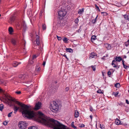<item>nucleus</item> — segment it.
Listing matches in <instances>:
<instances>
[{
	"mask_svg": "<svg viewBox=\"0 0 129 129\" xmlns=\"http://www.w3.org/2000/svg\"><path fill=\"white\" fill-rule=\"evenodd\" d=\"M63 56H64L67 59V60H69L68 58L66 56V55L65 53H64Z\"/></svg>",
	"mask_w": 129,
	"mask_h": 129,
	"instance_id": "47",
	"label": "nucleus"
},
{
	"mask_svg": "<svg viewBox=\"0 0 129 129\" xmlns=\"http://www.w3.org/2000/svg\"><path fill=\"white\" fill-rule=\"evenodd\" d=\"M129 43V39L127 41Z\"/></svg>",
	"mask_w": 129,
	"mask_h": 129,
	"instance_id": "63",
	"label": "nucleus"
},
{
	"mask_svg": "<svg viewBox=\"0 0 129 129\" xmlns=\"http://www.w3.org/2000/svg\"><path fill=\"white\" fill-rule=\"evenodd\" d=\"M74 122H72L71 124V126L74 128V129H76L77 128V127L74 125Z\"/></svg>",
	"mask_w": 129,
	"mask_h": 129,
	"instance_id": "23",
	"label": "nucleus"
},
{
	"mask_svg": "<svg viewBox=\"0 0 129 129\" xmlns=\"http://www.w3.org/2000/svg\"><path fill=\"white\" fill-rule=\"evenodd\" d=\"M49 127L53 129H67L66 126L54 119L49 117Z\"/></svg>",
	"mask_w": 129,
	"mask_h": 129,
	"instance_id": "2",
	"label": "nucleus"
},
{
	"mask_svg": "<svg viewBox=\"0 0 129 129\" xmlns=\"http://www.w3.org/2000/svg\"><path fill=\"white\" fill-rule=\"evenodd\" d=\"M91 67L92 68V69L94 71L95 70V69H96V66H92Z\"/></svg>",
	"mask_w": 129,
	"mask_h": 129,
	"instance_id": "35",
	"label": "nucleus"
},
{
	"mask_svg": "<svg viewBox=\"0 0 129 129\" xmlns=\"http://www.w3.org/2000/svg\"><path fill=\"white\" fill-rule=\"evenodd\" d=\"M17 42V40L16 39L13 38L11 40L12 43L14 46L16 45Z\"/></svg>",
	"mask_w": 129,
	"mask_h": 129,
	"instance_id": "8",
	"label": "nucleus"
},
{
	"mask_svg": "<svg viewBox=\"0 0 129 129\" xmlns=\"http://www.w3.org/2000/svg\"><path fill=\"white\" fill-rule=\"evenodd\" d=\"M37 57V56L36 55H33V59H34L35 58H36Z\"/></svg>",
	"mask_w": 129,
	"mask_h": 129,
	"instance_id": "48",
	"label": "nucleus"
},
{
	"mask_svg": "<svg viewBox=\"0 0 129 129\" xmlns=\"http://www.w3.org/2000/svg\"><path fill=\"white\" fill-rule=\"evenodd\" d=\"M120 86V84L119 83H117L115 85V86L117 88H119Z\"/></svg>",
	"mask_w": 129,
	"mask_h": 129,
	"instance_id": "26",
	"label": "nucleus"
},
{
	"mask_svg": "<svg viewBox=\"0 0 129 129\" xmlns=\"http://www.w3.org/2000/svg\"><path fill=\"white\" fill-rule=\"evenodd\" d=\"M123 68L125 69H127V68H129V66L125 65H124V66H123Z\"/></svg>",
	"mask_w": 129,
	"mask_h": 129,
	"instance_id": "37",
	"label": "nucleus"
},
{
	"mask_svg": "<svg viewBox=\"0 0 129 129\" xmlns=\"http://www.w3.org/2000/svg\"><path fill=\"white\" fill-rule=\"evenodd\" d=\"M102 14H103L105 15H106L107 14V13L106 12H101Z\"/></svg>",
	"mask_w": 129,
	"mask_h": 129,
	"instance_id": "43",
	"label": "nucleus"
},
{
	"mask_svg": "<svg viewBox=\"0 0 129 129\" xmlns=\"http://www.w3.org/2000/svg\"><path fill=\"white\" fill-rule=\"evenodd\" d=\"M116 61L120 62L122 60V58L120 57H116L115 58Z\"/></svg>",
	"mask_w": 129,
	"mask_h": 129,
	"instance_id": "12",
	"label": "nucleus"
},
{
	"mask_svg": "<svg viewBox=\"0 0 129 129\" xmlns=\"http://www.w3.org/2000/svg\"><path fill=\"white\" fill-rule=\"evenodd\" d=\"M21 63V62H18L16 61H14L13 63V65L14 67H16L18 64Z\"/></svg>",
	"mask_w": 129,
	"mask_h": 129,
	"instance_id": "9",
	"label": "nucleus"
},
{
	"mask_svg": "<svg viewBox=\"0 0 129 129\" xmlns=\"http://www.w3.org/2000/svg\"><path fill=\"white\" fill-rule=\"evenodd\" d=\"M4 106L3 104H1L0 105V110L1 111H2L3 109Z\"/></svg>",
	"mask_w": 129,
	"mask_h": 129,
	"instance_id": "28",
	"label": "nucleus"
},
{
	"mask_svg": "<svg viewBox=\"0 0 129 129\" xmlns=\"http://www.w3.org/2000/svg\"><path fill=\"white\" fill-rule=\"evenodd\" d=\"M111 74V72L110 71H109L107 73V74L108 75H110Z\"/></svg>",
	"mask_w": 129,
	"mask_h": 129,
	"instance_id": "46",
	"label": "nucleus"
},
{
	"mask_svg": "<svg viewBox=\"0 0 129 129\" xmlns=\"http://www.w3.org/2000/svg\"><path fill=\"white\" fill-rule=\"evenodd\" d=\"M97 92L98 93H102V90L101 89H99L97 91Z\"/></svg>",
	"mask_w": 129,
	"mask_h": 129,
	"instance_id": "39",
	"label": "nucleus"
},
{
	"mask_svg": "<svg viewBox=\"0 0 129 129\" xmlns=\"http://www.w3.org/2000/svg\"><path fill=\"white\" fill-rule=\"evenodd\" d=\"M42 28L43 30H44L46 29V25L45 24H43L42 25Z\"/></svg>",
	"mask_w": 129,
	"mask_h": 129,
	"instance_id": "31",
	"label": "nucleus"
},
{
	"mask_svg": "<svg viewBox=\"0 0 129 129\" xmlns=\"http://www.w3.org/2000/svg\"><path fill=\"white\" fill-rule=\"evenodd\" d=\"M118 94V92H115L114 94V95H115V96H117Z\"/></svg>",
	"mask_w": 129,
	"mask_h": 129,
	"instance_id": "44",
	"label": "nucleus"
},
{
	"mask_svg": "<svg viewBox=\"0 0 129 129\" xmlns=\"http://www.w3.org/2000/svg\"><path fill=\"white\" fill-rule=\"evenodd\" d=\"M95 7L96 9L98 10L99 11H100V10L99 9V7L96 4L95 5Z\"/></svg>",
	"mask_w": 129,
	"mask_h": 129,
	"instance_id": "33",
	"label": "nucleus"
},
{
	"mask_svg": "<svg viewBox=\"0 0 129 129\" xmlns=\"http://www.w3.org/2000/svg\"><path fill=\"white\" fill-rule=\"evenodd\" d=\"M93 108L92 107H90V111H92L93 110Z\"/></svg>",
	"mask_w": 129,
	"mask_h": 129,
	"instance_id": "52",
	"label": "nucleus"
},
{
	"mask_svg": "<svg viewBox=\"0 0 129 129\" xmlns=\"http://www.w3.org/2000/svg\"><path fill=\"white\" fill-rule=\"evenodd\" d=\"M96 21L94 19H93L92 21V23L93 24H94Z\"/></svg>",
	"mask_w": 129,
	"mask_h": 129,
	"instance_id": "42",
	"label": "nucleus"
},
{
	"mask_svg": "<svg viewBox=\"0 0 129 129\" xmlns=\"http://www.w3.org/2000/svg\"><path fill=\"white\" fill-rule=\"evenodd\" d=\"M126 102L127 104H128L129 103L128 101L127 100H126Z\"/></svg>",
	"mask_w": 129,
	"mask_h": 129,
	"instance_id": "53",
	"label": "nucleus"
},
{
	"mask_svg": "<svg viewBox=\"0 0 129 129\" xmlns=\"http://www.w3.org/2000/svg\"><path fill=\"white\" fill-rule=\"evenodd\" d=\"M6 82L3 80H2L0 81V83L5 84L6 83Z\"/></svg>",
	"mask_w": 129,
	"mask_h": 129,
	"instance_id": "27",
	"label": "nucleus"
},
{
	"mask_svg": "<svg viewBox=\"0 0 129 129\" xmlns=\"http://www.w3.org/2000/svg\"><path fill=\"white\" fill-rule=\"evenodd\" d=\"M14 106V113H15L17 112L18 110L19 109V107H17L14 104H13Z\"/></svg>",
	"mask_w": 129,
	"mask_h": 129,
	"instance_id": "13",
	"label": "nucleus"
},
{
	"mask_svg": "<svg viewBox=\"0 0 129 129\" xmlns=\"http://www.w3.org/2000/svg\"><path fill=\"white\" fill-rule=\"evenodd\" d=\"M96 39V37L95 35L92 36L91 38V42L94 43V41Z\"/></svg>",
	"mask_w": 129,
	"mask_h": 129,
	"instance_id": "15",
	"label": "nucleus"
},
{
	"mask_svg": "<svg viewBox=\"0 0 129 129\" xmlns=\"http://www.w3.org/2000/svg\"><path fill=\"white\" fill-rule=\"evenodd\" d=\"M69 89V87H67L66 88H65V90L66 91H68Z\"/></svg>",
	"mask_w": 129,
	"mask_h": 129,
	"instance_id": "49",
	"label": "nucleus"
},
{
	"mask_svg": "<svg viewBox=\"0 0 129 129\" xmlns=\"http://www.w3.org/2000/svg\"><path fill=\"white\" fill-rule=\"evenodd\" d=\"M33 59H32V60L31 61H30V63L31 64H32L34 62Z\"/></svg>",
	"mask_w": 129,
	"mask_h": 129,
	"instance_id": "45",
	"label": "nucleus"
},
{
	"mask_svg": "<svg viewBox=\"0 0 129 129\" xmlns=\"http://www.w3.org/2000/svg\"><path fill=\"white\" fill-rule=\"evenodd\" d=\"M17 94H19L21 93V92L20 91H16L15 92Z\"/></svg>",
	"mask_w": 129,
	"mask_h": 129,
	"instance_id": "41",
	"label": "nucleus"
},
{
	"mask_svg": "<svg viewBox=\"0 0 129 129\" xmlns=\"http://www.w3.org/2000/svg\"><path fill=\"white\" fill-rule=\"evenodd\" d=\"M84 9L83 8L81 9H79L78 11V13L80 15L83 13L84 12Z\"/></svg>",
	"mask_w": 129,
	"mask_h": 129,
	"instance_id": "17",
	"label": "nucleus"
},
{
	"mask_svg": "<svg viewBox=\"0 0 129 129\" xmlns=\"http://www.w3.org/2000/svg\"><path fill=\"white\" fill-rule=\"evenodd\" d=\"M12 113V112H11L8 114V117H11V115Z\"/></svg>",
	"mask_w": 129,
	"mask_h": 129,
	"instance_id": "40",
	"label": "nucleus"
},
{
	"mask_svg": "<svg viewBox=\"0 0 129 129\" xmlns=\"http://www.w3.org/2000/svg\"><path fill=\"white\" fill-rule=\"evenodd\" d=\"M98 17V16L97 15V16H96V18L94 19L95 20V21H96V19Z\"/></svg>",
	"mask_w": 129,
	"mask_h": 129,
	"instance_id": "58",
	"label": "nucleus"
},
{
	"mask_svg": "<svg viewBox=\"0 0 129 129\" xmlns=\"http://www.w3.org/2000/svg\"><path fill=\"white\" fill-rule=\"evenodd\" d=\"M108 56V54H106V56H104L103 57H107Z\"/></svg>",
	"mask_w": 129,
	"mask_h": 129,
	"instance_id": "55",
	"label": "nucleus"
},
{
	"mask_svg": "<svg viewBox=\"0 0 129 129\" xmlns=\"http://www.w3.org/2000/svg\"><path fill=\"white\" fill-rule=\"evenodd\" d=\"M124 45L126 47H127L129 45V43L127 41L126 42H125Z\"/></svg>",
	"mask_w": 129,
	"mask_h": 129,
	"instance_id": "29",
	"label": "nucleus"
},
{
	"mask_svg": "<svg viewBox=\"0 0 129 129\" xmlns=\"http://www.w3.org/2000/svg\"><path fill=\"white\" fill-rule=\"evenodd\" d=\"M69 40L68 38H64L63 40V41L65 43L67 42V41Z\"/></svg>",
	"mask_w": 129,
	"mask_h": 129,
	"instance_id": "30",
	"label": "nucleus"
},
{
	"mask_svg": "<svg viewBox=\"0 0 129 129\" xmlns=\"http://www.w3.org/2000/svg\"><path fill=\"white\" fill-rule=\"evenodd\" d=\"M116 61L115 60H113L112 63V65L113 66V67L114 68L117 67V65H116L115 64V63H116Z\"/></svg>",
	"mask_w": 129,
	"mask_h": 129,
	"instance_id": "11",
	"label": "nucleus"
},
{
	"mask_svg": "<svg viewBox=\"0 0 129 129\" xmlns=\"http://www.w3.org/2000/svg\"><path fill=\"white\" fill-rule=\"evenodd\" d=\"M54 83H55L56 84L57 83V82L56 81H55L54 82Z\"/></svg>",
	"mask_w": 129,
	"mask_h": 129,
	"instance_id": "62",
	"label": "nucleus"
},
{
	"mask_svg": "<svg viewBox=\"0 0 129 129\" xmlns=\"http://www.w3.org/2000/svg\"><path fill=\"white\" fill-rule=\"evenodd\" d=\"M9 32L10 34H11L13 31V29L11 27H9Z\"/></svg>",
	"mask_w": 129,
	"mask_h": 129,
	"instance_id": "25",
	"label": "nucleus"
},
{
	"mask_svg": "<svg viewBox=\"0 0 129 129\" xmlns=\"http://www.w3.org/2000/svg\"><path fill=\"white\" fill-rule=\"evenodd\" d=\"M127 54L129 53V51L127 52Z\"/></svg>",
	"mask_w": 129,
	"mask_h": 129,
	"instance_id": "64",
	"label": "nucleus"
},
{
	"mask_svg": "<svg viewBox=\"0 0 129 129\" xmlns=\"http://www.w3.org/2000/svg\"><path fill=\"white\" fill-rule=\"evenodd\" d=\"M40 67L39 66H37L36 67V71L38 72H39L40 70Z\"/></svg>",
	"mask_w": 129,
	"mask_h": 129,
	"instance_id": "24",
	"label": "nucleus"
},
{
	"mask_svg": "<svg viewBox=\"0 0 129 129\" xmlns=\"http://www.w3.org/2000/svg\"><path fill=\"white\" fill-rule=\"evenodd\" d=\"M46 62L45 61H44L42 64L43 65L44 67L46 64Z\"/></svg>",
	"mask_w": 129,
	"mask_h": 129,
	"instance_id": "50",
	"label": "nucleus"
},
{
	"mask_svg": "<svg viewBox=\"0 0 129 129\" xmlns=\"http://www.w3.org/2000/svg\"><path fill=\"white\" fill-rule=\"evenodd\" d=\"M101 59H103L104 60H105L106 59L105 58V57H102L101 58Z\"/></svg>",
	"mask_w": 129,
	"mask_h": 129,
	"instance_id": "57",
	"label": "nucleus"
},
{
	"mask_svg": "<svg viewBox=\"0 0 129 129\" xmlns=\"http://www.w3.org/2000/svg\"><path fill=\"white\" fill-rule=\"evenodd\" d=\"M8 122L6 121H4L3 122V124L5 125H6L7 124Z\"/></svg>",
	"mask_w": 129,
	"mask_h": 129,
	"instance_id": "36",
	"label": "nucleus"
},
{
	"mask_svg": "<svg viewBox=\"0 0 129 129\" xmlns=\"http://www.w3.org/2000/svg\"><path fill=\"white\" fill-rule=\"evenodd\" d=\"M97 55H96V54L93 53H91V54L90 55V56L89 57H91L92 58H93L95 57V56L96 57Z\"/></svg>",
	"mask_w": 129,
	"mask_h": 129,
	"instance_id": "20",
	"label": "nucleus"
},
{
	"mask_svg": "<svg viewBox=\"0 0 129 129\" xmlns=\"http://www.w3.org/2000/svg\"><path fill=\"white\" fill-rule=\"evenodd\" d=\"M90 118L91 119H92V116L91 115H90Z\"/></svg>",
	"mask_w": 129,
	"mask_h": 129,
	"instance_id": "59",
	"label": "nucleus"
},
{
	"mask_svg": "<svg viewBox=\"0 0 129 129\" xmlns=\"http://www.w3.org/2000/svg\"><path fill=\"white\" fill-rule=\"evenodd\" d=\"M50 109L51 111L54 113H56L58 110V106L55 101L51 102L50 103Z\"/></svg>",
	"mask_w": 129,
	"mask_h": 129,
	"instance_id": "4",
	"label": "nucleus"
},
{
	"mask_svg": "<svg viewBox=\"0 0 129 129\" xmlns=\"http://www.w3.org/2000/svg\"><path fill=\"white\" fill-rule=\"evenodd\" d=\"M57 38L59 41L61 40V37H58L57 36Z\"/></svg>",
	"mask_w": 129,
	"mask_h": 129,
	"instance_id": "38",
	"label": "nucleus"
},
{
	"mask_svg": "<svg viewBox=\"0 0 129 129\" xmlns=\"http://www.w3.org/2000/svg\"><path fill=\"white\" fill-rule=\"evenodd\" d=\"M79 115V112H78L77 111H76L75 112V117L77 118L78 117Z\"/></svg>",
	"mask_w": 129,
	"mask_h": 129,
	"instance_id": "22",
	"label": "nucleus"
},
{
	"mask_svg": "<svg viewBox=\"0 0 129 129\" xmlns=\"http://www.w3.org/2000/svg\"><path fill=\"white\" fill-rule=\"evenodd\" d=\"M79 22V19L78 18H76L75 19V22L77 24Z\"/></svg>",
	"mask_w": 129,
	"mask_h": 129,
	"instance_id": "34",
	"label": "nucleus"
},
{
	"mask_svg": "<svg viewBox=\"0 0 129 129\" xmlns=\"http://www.w3.org/2000/svg\"><path fill=\"white\" fill-rule=\"evenodd\" d=\"M105 46L108 49H110L111 48L110 45L109 44H105Z\"/></svg>",
	"mask_w": 129,
	"mask_h": 129,
	"instance_id": "18",
	"label": "nucleus"
},
{
	"mask_svg": "<svg viewBox=\"0 0 129 129\" xmlns=\"http://www.w3.org/2000/svg\"><path fill=\"white\" fill-rule=\"evenodd\" d=\"M123 16L125 20H127L129 21V15H123Z\"/></svg>",
	"mask_w": 129,
	"mask_h": 129,
	"instance_id": "19",
	"label": "nucleus"
},
{
	"mask_svg": "<svg viewBox=\"0 0 129 129\" xmlns=\"http://www.w3.org/2000/svg\"><path fill=\"white\" fill-rule=\"evenodd\" d=\"M84 126H85V125H84V124H82L80 126V127H84Z\"/></svg>",
	"mask_w": 129,
	"mask_h": 129,
	"instance_id": "51",
	"label": "nucleus"
},
{
	"mask_svg": "<svg viewBox=\"0 0 129 129\" xmlns=\"http://www.w3.org/2000/svg\"><path fill=\"white\" fill-rule=\"evenodd\" d=\"M28 125L26 122L21 121L19 122L18 126L20 129H25Z\"/></svg>",
	"mask_w": 129,
	"mask_h": 129,
	"instance_id": "5",
	"label": "nucleus"
},
{
	"mask_svg": "<svg viewBox=\"0 0 129 129\" xmlns=\"http://www.w3.org/2000/svg\"><path fill=\"white\" fill-rule=\"evenodd\" d=\"M26 76V75H19V78H22V79H24L25 78V77Z\"/></svg>",
	"mask_w": 129,
	"mask_h": 129,
	"instance_id": "21",
	"label": "nucleus"
},
{
	"mask_svg": "<svg viewBox=\"0 0 129 129\" xmlns=\"http://www.w3.org/2000/svg\"><path fill=\"white\" fill-rule=\"evenodd\" d=\"M15 18L14 16H13L11 17L10 18V23H13L15 19Z\"/></svg>",
	"mask_w": 129,
	"mask_h": 129,
	"instance_id": "10",
	"label": "nucleus"
},
{
	"mask_svg": "<svg viewBox=\"0 0 129 129\" xmlns=\"http://www.w3.org/2000/svg\"><path fill=\"white\" fill-rule=\"evenodd\" d=\"M3 91L0 88V92H3Z\"/></svg>",
	"mask_w": 129,
	"mask_h": 129,
	"instance_id": "56",
	"label": "nucleus"
},
{
	"mask_svg": "<svg viewBox=\"0 0 129 129\" xmlns=\"http://www.w3.org/2000/svg\"><path fill=\"white\" fill-rule=\"evenodd\" d=\"M42 12H40V15H42Z\"/></svg>",
	"mask_w": 129,
	"mask_h": 129,
	"instance_id": "61",
	"label": "nucleus"
},
{
	"mask_svg": "<svg viewBox=\"0 0 129 129\" xmlns=\"http://www.w3.org/2000/svg\"><path fill=\"white\" fill-rule=\"evenodd\" d=\"M4 102L10 106H13L12 102L21 106V110L23 116L29 118H33L39 122L48 126V118L40 111L38 113L31 110L30 106H28L13 99L8 94H4Z\"/></svg>",
	"mask_w": 129,
	"mask_h": 129,
	"instance_id": "1",
	"label": "nucleus"
},
{
	"mask_svg": "<svg viewBox=\"0 0 129 129\" xmlns=\"http://www.w3.org/2000/svg\"><path fill=\"white\" fill-rule=\"evenodd\" d=\"M70 9L69 5H65L62 7L61 10L58 12V15L62 17H63L67 14V11Z\"/></svg>",
	"mask_w": 129,
	"mask_h": 129,
	"instance_id": "3",
	"label": "nucleus"
},
{
	"mask_svg": "<svg viewBox=\"0 0 129 129\" xmlns=\"http://www.w3.org/2000/svg\"><path fill=\"white\" fill-rule=\"evenodd\" d=\"M120 122H121L117 118L116 119L115 122V123L117 125H118L119 124H121L120 123Z\"/></svg>",
	"mask_w": 129,
	"mask_h": 129,
	"instance_id": "14",
	"label": "nucleus"
},
{
	"mask_svg": "<svg viewBox=\"0 0 129 129\" xmlns=\"http://www.w3.org/2000/svg\"><path fill=\"white\" fill-rule=\"evenodd\" d=\"M66 50L67 52L71 53H72L73 51V50L70 48H66Z\"/></svg>",
	"mask_w": 129,
	"mask_h": 129,
	"instance_id": "16",
	"label": "nucleus"
},
{
	"mask_svg": "<svg viewBox=\"0 0 129 129\" xmlns=\"http://www.w3.org/2000/svg\"><path fill=\"white\" fill-rule=\"evenodd\" d=\"M28 129H37V128L34 126H33L29 127Z\"/></svg>",
	"mask_w": 129,
	"mask_h": 129,
	"instance_id": "32",
	"label": "nucleus"
},
{
	"mask_svg": "<svg viewBox=\"0 0 129 129\" xmlns=\"http://www.w3.org/2000/svg\"><path fill=\"white\" fill-rule=\"evenodd\" d=\"M41 103L40 102H38L36 104L34 109L36 110L39 109L41 108Z\"/></svg>",
	"mask_w": 129,
	"mask_h": 129,
	"instance_id": "7",
	"label": "nucleus"
},
{
	"mask_svg": "<svg viewBox=\"0 0 129 129\" xmlns=\"http://www.w3.org/2000/svg\"><path fill=\"white\" fill-rule=\"evenodd\" d=\"M34 44H35L34 47L35 49H37V47H39V45L40 44V41L39 39V36L37 35L36 36V40L34 42Z\"/></svg>",
	"mask_w": 129,
	"mask_h": 129,
	"instance_id": "6",
	"label": "nucleus"
},
{
	"mask_svg": "<svg viewBox=\"0 0 129 129\" xmlns=\"http://www.w3.org/2000/svg\"><path fill=\"white\" fill-rule=\"evenodd\" d=\"M123 57L124 58H126V55H124Z\"/></svg>",
	"mask_w": 129,
	"mask_h": 129,
	"instance_id": "60",
	"label": "nucleus"
},
{
	"mask_svg": "<svg viewBox=\"0 0 129 129\" xmlns=\"http://www.w3.org/2000/svg\"><path fill=\"white\" fill-rule=\"evenodd\" d=\"M122 64H123V65L124 66V65H125L124 63V60H122Z\"/></svg>",
	"mask_w": 129,
	"mask_h": 129,
	"instance_id": "54",
	"label": "nucleus"
}]
</instances>
